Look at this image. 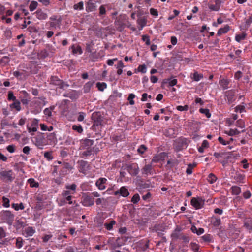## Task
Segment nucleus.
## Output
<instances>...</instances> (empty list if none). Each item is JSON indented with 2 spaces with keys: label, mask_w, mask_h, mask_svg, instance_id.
Masks as SVG:
<instances>
[{
  "label": "nucleus",
  "mask_w": 252,
  "mask_h": 252,
  "mask_svg": "<svg viewBox=\"0 0 252 252\" xmlns=\"http://www.w3.org/2000/svg\"><path fill=\"white\" fill-rule=\"evenodd\" d=\"M92 118L94 121V124L92 126V129L93 130L97 131V130H99L102 126L103 117L99 112H95L93 113Z\"/></svg>",
  "instance_id": "nucleus-1"
},
{
  "label": "nucleus",
  "mask_w": 252,
  "mask_h": 252,
  "mask_svg": "<svg viewBox=\"0 0 252 252\" xmlns=\"http://www.w3.org/2000/svg\"><path fill=\"white\" fill-rule=\"evenodd\" d=\"M188 145V139L186 138L180 137L174 141L173 147L176 152H179L186 149Z\"/></svg>",
  "instance_id": "nucleus-2"
},
{
  "label": "nucleus",
  "mask_w": 252,
  "mask_h": 252,
  "mask_svg": "<svg viewBox=\"0 0 252 252\" xmlns=\"http://www.w3.org/2000/svg\"><path fill=\"white\" fill-rule=\"evenodd\" d=\"M50 84L57 86L59 88L63 90L69 86L68 84L64 82L63 80L59 79V77L56 76H52L51 77Z\"/></svg>",
  "instance_id": "nucleus-3"
},
{
  "label": "nucleus",
  "mask_w": 252,
  "mask_h": 252,
  "mask_svg": "<svg viewBox=\"0 0 252 252\" xmlns=\"http://www.w3.org/2000/svg\"><path fill=\"white\" fill-rule=\"evenodd\" d=\"M14 178L12 170H4L0 172V178L5 182H11Z\"/></svg>",
  "instance_id": "nucleus-4"
},
{
  "label": "nucleus",
  "mask_w": 252,
  "mask_h": 252,
  "mask_svg": "<svg viewBox=\"0 0 252 252\" xmlns=\"http://www.w3.org/2000/svg\"><path fill=\"white\" fill-rule=\"evenodd\" d=\"M1 217L2 219L8 225H12L14 219V215L11 211L6 210L1 212Z\"/></svg>",
  "instance_id": "nucleus-5"
},
{
  "label": "nucleus",
  "mask_w": 252,
  "mask_h": 252,
  "mask_svg": "<svg viewBox=\"0 0 252 252\" xmlns=\"http://www.w3.org/2000/svg\"><path fill=\"white\" fill-rule=\"evenodd\" d=\"M124 169L126 170L131 176H136L139 171L138 164L136 163L126 164Z\"/></svg>",
  "instance_id": "nucleus-6"
},
{
  "label": "nucleus",
  "mask_w": 252,
  "mask_h": 252,
  "mask_svg": "<svg viewBox=\"0 0 252 252\" xmlns=\"http://www.w3.org/2000/svg\"><path fill=\"white\" fill-rule=\"evenodd\" d=\"M204 199L201 197H193L191 199V205L196 210L199 209L203 207L205 204Z\"/></svg>",
  "instance_id": "nucleus-7"
},
{
  "label": "nucleus",
  "mask_w": 252,
  "mask_h": 252,
  "mask_svg": "<svg viewBox=\"0 0 252 252\" xmlns=\"http://www.w3.org/2000/svg\"><path fill=\"white\" fill-rule=\"evenodd\" d=\"M35 141L37 146L40 148H42L43 146L48 144V141L45 139L44 133H40L36 136L35 137Z\"/></svg>",
  "instance_id": "nucleus-8"
},
{
  "label": "nucleus",
  "mask_w": 252,
  "mask_h": 252,
  "mask_svg": "<svg viewBox=\"0 0 252 252\" xmlns=\"http://www.w3.org/2000/svg\"><path fill=\"white\" fill-rule=\"evenodd\" d=\"M72 169V167L69 163L63 162L61 167L59 166V174L62 176L67 175L68 171Z\"/></svg>",
  "instance_id": "nucleus-9"
},
{
  "label": "nucleus",
  "mask_w": 252,
  "mask_h": 252,
  "mask_svg": "<svg viewBox=\"0 0 252 252\" xmlns=\"http://www.w3.org/2000/svg\"><path fill=\"white\" fill-rule=\"evenodd\" d=\"M225 99L227 100L228 103L231 104L235 101L236 99L235 92L233 90L227 91L224 93Z\"/></svg>",
  "instance_id": "nucleus-10"
},
{
  "label": "nucleus",
  "mask_w": 252,
  "mask_h": 252,
  "mask_svg": "<svg viewBox=\"0 0 252 252\" xmlns=\"http://www.w3.org/2000/svg\"><path fill=\"white\" fill-rule=\"evenodd\" d=\"M81 203L84 206H92L94 204V198L89 195H83L82 197Z\"/></svg>",
  "instance_id": "nucleus-11"
},
{
  "label": "nucleus",
  "mask_w": 252,
  "mask_h": 252,
  "mask_svg": "<svg viewBox=\"0 0 252 252\" xmlns=\"http://www.w3.org/2000/svg\"><path fill=\"white\" fill-rule=\"evenodd\" d=\"M114 194L116 196L120 195L124 197H126L129 195V192L126 187L123 186L120 188L119 190L115 191Z\"/></svg>",
  "instance_id": "nucleus-12"
},
{
  "label": "nucleus",
  "mask_w": 252,
  "mask_h": 252,
  "mask_svg": "<svg viewBox=\"0 0 252 252\" xmlns=\"http://www.w3.org/2000/svg\"><path fill=\"white\" fill-rule=\"evenodd\" d=\"M215 5L209 4L208 8L211 11H218L220 10L221 4L223 2L221 0H213Z\"/></svg>",
  "instance_id": "nucleus-13"
},
{
  "label": "nucleus",
  "mask_w": 252,
  "mask_h": 252,
  "mask_svg": "<svg viewBox=\"0 0 252 252\" xmlns=\"http://www.w3.org/2000/svg\"><path fill=\"white\" fill-rule=\"evenodd\" d=\"M129 239L128 237L122 236L118 237L114 243L116 247H120L121 246L125 244V243L128 241Z\"/></svg>",
  "instance_id": "nucleus-14"
},
{
  "label": "nucleus",
  "mask_w": 252,
  "mask_h": 252,
  "mask_svg": "<svg viewBox=\"0 0 252 252\" xmlns=\"http://www.w3.org/2000/svg\"><path fill=\"white\" fill-rule=\"evenodd\" d=\"M107 182V179L105 178H100L95 183V185L99 190H103L105 189V184Z\"/></svg>",
  "instance_id": "nucleus-15"
},
{
  "label": "nucleus",
  "mask_w": 252,
  "mask_h": 252,
  "mask_svg": "<svg viewBox=\"0 0 252 252\" xmlns=\"http://www.w3.org/2000/svg\"><path fill=\"white\" fill-rule=\"evenodd\" d=\"M38 126V120L36 119H33L32 121L31 127H28V130L29 132H36L37 130Z\"/></svg>",
  "instance_id": "nucleus-16"
},
{
  "label": "nucleus",
  "mask_w": 252,
  "mask_h": 252,
  "mask_svg": "<svg viewBox=\"0 0 252 252\" xmlns=\"http://www.w3.org/2000/svg\"><path fill=\"white\" fill-rule=\"evenodd\" d=\"M35 14L36 17L40 20H45L48 17L47 14L41 9H38L35 12Z\"/></svg>",
  "instance_id": "nucleus-17"
},
{
  "label": "nucleus",
  "mask_w": 252,
  "mask_h": 252,
  "mask_svg": "<svg viewBox=\"0 0 252 252\" xmlns=\"http://www.w3.org/2000/svg\"><path fill=\"white\" fill-rule=\"evenodd\" d=\"M85 151H83L81 155L82 157H88L97 153L94 147L92 148H84Z\"/></svg>",
  "instance_id": "nucleus-18"
},
{
  "label": "nucleus",
  "mask_w": 252,
  "mask_h": 252,
  "mask_svg": "<svg viewBox=\"0 0 252 252\" xmlns=\"http://www.w3.org/2000/svg\"><path fill=\"white\" fill-rule=\"evenodd\" d=\"M79 170L82 173H85L87 170L88 162L84 160H81L78 162Z\"/></svg>",
  "instance_id": "nucleus-19"
},
{
  "label": "nucleus",
  "mask_w": 252,
  "mask_h": 252,
  "mask_svg": "<svg viewBox=\"0 0 252 252\" xmlns=\"http://www.w3.org/2000/svg\"><path fill=\"white\" fill-rule=\"evenodd\" d=\"M82 147L83 149L92 148V146L94 144V141L93 140L85 138L82 140Z\"/></svg>",
  "instance_id": "nucleus-20"
},
{
  "label": "nucleus",
  "mask_w": 252,
  "mask_h": 252,
  "mask_svg": "<svg viewBox=\"0 0 252 252\" xmlns=\"http://www.w3.org/2000/svg\"><path fill=\"white\" fill-rule=\"evenodd\" d=\"M96 7L95 4L92 2L91 0H89L86 3V10L88 12L95 11Z\"/></svg>",
  "instance_id": "nucleus-21"
},
{
  "label": "nucleus",
  "mask_w": 252,
  "mask_h": 252,
  "mask_svg": "<svg viewBox=\"0 0 252 252\" xmlns=\"http://www.w3.org/2000/svg\"><path fill=\"white\" fill-rule=\"evenodd\" d=\"M152 166L151 164H146L142 169V173L143 174L148 175L152 174Z\"/></svg>",
  "instance_id": "nucleus-22"
},
{
  "label": "nucleus",
  "mask_w": 252,
  "mask_h": 252,
  "mask_svg": "<svg viewBox=\"0 0 252 252\" xmlns=\"http://www.w3.org/2000/svg\"><path fill=\"white\" fill-rule=\"evenodd\" d=\"M244 178L245 175L238 172H236L233 177V179L236 181V182L239 183H243Z\"/></svg>",
  "instance_id": "nucleus-23"
},
{
  "label": "nucleus",
  "mask_w": 252,
  "mask_h": 252,
  "mask_svg": "<svg viewBox=\"0 0 252 252\" xmlns=\"http://www.w3.org/2000/svg\"><path fill=\"white\" fill-rule=\"evenodd\" d=\"M10 107L11 109H15L17 111H19L21 109L20 102L17 99L14 101V102L10 105Z\"/></svg>",
  "instance_id": "nucleus-24"
},
{
  "label": "nucleus",
  "mask_w": 252,
  "mask_h": 252,
  "mask_svg": "<svg viewBox=\"0 0 252 252\" xmlns=\"http://www.w3.org/2000/svg\"><path fill=\"white\" fill-rule=\"evenodd\" d=\"M169 84V86H174L176 85L177 83V80L176 79H174L173 80H171V79H164L163 80L162 82V87L166 84Z\"/></svg>",
  "instance_id": "nucleus-25"
},
{
  "label": "nucleus",
  "mask_w": 252,
  "mask_h": 252,
  "mask_svg": "<svg viewBox=\"0 0 252 252\" xmlns=\"http://www.w3.org/2000/svg\"><path fill=\"white\" fill-rule=\"evenodd\" d=\"M229 83V80L224 78L220 79L219 81L220 85L223 90L227 89L228 88Z\"/></svg>",
  "instance_id": "nucleus-26"
},
{
  "label": "nucleus",
  "mask_w": 252,
  "mask_h": 252,
  "mask_svg": "<svg viewBox=\"0 0 252 252\" xmlns=\"http://www.w3.org/2000/svg\"><path fill=\"white\" fill-rule=\"evenodd\" d=\"M24 231L26 234V237L32 236L35 232V229L32 226L26 228Z\"/></svg>",
  "instance_id": "nucleus-27"
},
{
  "label": "nucleus",
  "mask_w": 252,
  "mask_h": 252,
  "mask_svg": "<svg viewBox=\"0 0 252 252\" xmlns=\"http://www.w3.org/2000/svg\"><path fill=\"white\" fill-rule=\"evenodd\" d=\"M229 30L230 27L229 25H226L223 28H221L219 29L217 32V35L220 36L222 34L226 33L229 31Z\"/></svg>",
  "instance_id": "nucleus-28"
},
{
  "label": "nucleus",
  "mask_w": 252,
  "mask_h": 252,
  "mask_svg": "<svg viewBox=\"0 0 252 252\" xmlns=\"http://www.w3.org/2000/svg\"><path fill=\"white\" fill-rule=\"evenodd\" d=\"M190 77L193 80L198 81L203 78V75L202 74H199L197 71H195L191 74Z\"/></svg>",
  "instance_id": "nucleus-29"
},
{
  "label": "nucleus",
  "mask_w": 252,
  "mask_h": 252,
  "mask_svg": "<svg viewBox=\"0 0 252 252\" xmlns=\"http://www.w3.org/2000/svg\"><path fill=\"white\" fill-rule=\"evenodd\" d=\"M61 21L62 18L61 16H59L57 21L49 22V23L51 28H56L57 27H59L60 26Z\"/></svg>",
  "instance_id": "nucleus-30"
},
{
  "label": "nucleus",
  "mask_w": 252,
  "mask_h": 252,
  "mask_svg": "<svg viewBox=\"0 0 252 252\" xmlns=\"http://www.w3.org/2000/svg\"><path fill=\"white\" fill-rule=\"evenodd\" d=\"M47 141H49L50 144L54 143L56 141V136L54 132L50 133L47 135Z\"/></svg>",
  "instance_id": "nucleus-31"
},
{
  "label": "nucleus",
  "mask_w": 252,
  "mask_h": 252,
  "mask_svg": "<svg viewBox=\"0 0 252 252\" xmlns=\"http://www.w3.org/2000/svg\"><path fill=\"white\" fill-rule=\"evenodd\" d=\"M55 106H51L49 108L45 109L43 111L44 115L48 118L51 117L52 111L55 109Z\"/></svg>",
  "instance_id": "nucleus-32"
},
{
  "label": "nucleus",
  "mask_w": 252,
  "mask_h": 252,
  "mask_svg": "<svg viewBox=\"0 0 252 252\" xmlns=\"http://www.w3.org/2000/svg\"><path fill=\"white\" fill-rule=\"evenodd\" d=\"M232 194L233 195H238L241 193L240 187L237 186H233L231 188Z\"/></svg>",
  "instance_id": "nucleus-33"
},
{
  "label": "nucleus",
  "mask_w": 252,
  "mask_h": 252,
  "mask_svg": "<svg viewBox=\"0 0 252 252\" xmlns=\"http://www.w3.org/2000/svg\"><path fill=\"white\" fill-rule=\"evenodd\" d=\"M212 240V236L209 234H206L200 238V242H210Z\"/></svg>",
  "instance_id": "nucleus-34"
},
{
  "label": "nucleus",
  "mask_w": 252,
  "mask_h": 252,
  "mask_svg": "<svg viewBox=\"0 0 252 252\" xmlns=\"http://www.w3.org/2000/svg\"><path fill=\"white\" fill-rule=\"evenodd\" d=\"M208 182L210 184H213L217 180V177L213 173H210L207 178Z\"/></svg>",
  "instance_id": "nucleus-35"
},
{
  "label": "nucleus",
  "mask_w": 252,
  "mask_h": 252,
  "mask_svg": "<svg viewBox=\"0 0 252 252\" xmlns=\"http://www.w3.org/2000/svg\"><path fill=\"white\" fill-rule=\"evenodd\" d=\"M28 183L29 184L30 186L32 188L39 187V183L36 182L33 178H30L28 180Z\"/></svg>",
  "instance_id": "nucleus-36"
},
{
  "label": "nucleus",
  "mask_w": 252,
  "mask_h": 252,
  "mask_svg": "<svg viewBox=\"0 0 252 252\" xmlns=\"http://www.w3.org/2000/svg\"><path fill=\"white\" fill-rule=\"evenodd\" d=\"M93 83L91 82H88L86 83L83 87L84 93H87L90 91V90L93 86Z\"/></svg>",
  "instance_id": "nucleus-37"
},
{
  "label": "nucleus",
  "mask_w": 252,
  "mask_h": 252,
  "mask_svg": "<svg viewBox=\"0 0 252 252\" xmlns=\"http://www.w3.org/2000/svg\"><path fill=\"white\" fill-rule=\"evenodd\" d=\"M71 49H72V53L74 54L77 53L81 54L82 53L81 47L79 45H78L76 48L75 45L73 44L71 46Z\"/></svg>",
  "instance_id": "nucleus-38"
},
{
  "label": "nucleus",
  "mask_w": 252,
  "mask_h": 252,
  "mask_svg": "<svg viewBox=\"0 0 252 252\" xmlns=\"http://www.w3.org/2000/svg\"><path fill=\"white\" fill-rule=\"evenodd\" d=\"M11 207L16 211H18L19 210H23L25 208L23 203L22 202L20 204L12 203L11 204Z\"/></svg>",
  "instance_id": "nucleus-39"
},
{
  "label": "nucleus",
  "mask_w": 252,
  "mask_h": 252,
  "mask_svg": "<svg viewBox=\"0 0 252 252\" xmlns=\"http://www.w3.org/2000/svg\"><path fill=\"white\" fill-rule=\"evenodd\" d=\"M196 166V163L189 164L188 165V167L186 169V173L188 175H190L192 173V169Z\"/></svg>",
  "instance_id": "nucleus-40"
},
{
  "label": "nucleus",
  "mask_w": 252,
  "mask_h": 252,
  "mask_svg": "<svg viewBox=\"0 0 252 252\" xmlns=\"http://www.w3.org/2000/svg\"><path fill=\"white\" fill-rule=\"evenodd\" d=\"M96 87L99 91H103L107 87V84L104 82H97Z\"/></svg>",
  "instance_id": "nucleus-41"
},
{
  "label": "nucleus",
  "mask_w": 252,
  "mask_h": 252,
  "mask_svg": "<svg viewBox=\"0 0 252 252\" xmlns=\"http://www.w3.org/2000/svg\"><path fill=\"white\" fill-rule=\"evenodd\" d=\"M225 133L229 136H234L239 134L240 131H239L237 129H230L229 131H225Z\"/></svg>",
  "instance_id": "nucleus-42"
},
{
  "label": "nucleus",
  "mask_w": 252,
  "mask_h": 252,
  "mask_svg": "<svg viewBox=\"0 0 252 252\" xmlns=\"http://www.w3.org/2000/svg\"><path fill=\"white\" fill-rule=\"evenodd\" d=\"M246 36V33L245 32L242 33L240 34H237L235 36V40L238 42H240L241 40H244Z\"/></svg>",
  "instance_id": "nucleus-43"
},
{
  "label": "nucleus",
  "mask_w": 252,
  "mask_h": 252,
  "mask_svg": "<svg viewBox=\"0 0 252 252\" xmlns=\"http://www.w3.org/2000/svg\"><path fill=\"white\" fill-rule=\"evenodd\" d=\"M73 8L75 10H83L84 8V3L83 1H80L77 4H75L73 6Z\"/></svg>",
  "instance_id": "nucleus-44"
},
{
  "label": "nucleus",
  "mask_w": 252,
  "mask_h": 252,
  "mask_svg": "<svg viewBox=\"0 0 252 252\" xmlns=\"http://www.w3.org/2000/svg\"><path fill=\"white\" fill-rule=\"evenodd\" d=\"M35 199L37 201V203L42 204L43 201L44 200V197L43 195L37 194L35 197Z\"/></svg>",
  "instance_id": "nucleus-45"
},
{
  "label": "nucleus",
  "mask_w": 252,
  "mask_h": 252,
  "mask_svg": "<svg viewBox=\"0 0 252 252\" xmlns=\"http://www.w3.org/2000/svg\"><path fill=\"white\" fill-rule=\"evenodd\" d=\"M23 245V240L21 237H18L16 239V246L17 248H21Z\"/></svg>",
  "instance_id": "nucleus-46"
},
{
  "label": "nucleus",
  "mask_w": 252,
  "mask_h": 252,
  "mask_svg": "<svg viewBox=\"0 0 252 252\" xmlns=\"http://www.w3.org/2000/svg\"><path fill=\"white\" fill-rule=\"evenodd\" d=\"M72 129L78 132L79 133H82L83 131L82 126L80 125H73L72 126Z\"/></svg>",
  "instance_id": "nucleus-47"
},
{
  "label": "nucleus",
  "mask_w": 252,
  "mask_h": 252,
  "mask_svg": "<svg viewBox=\"0 0 252 252\" xmlns=\"http://www.w3.org/2000/svg\"><path fill=\"white\" fill-rule=\"evenodd\" d=\"M106 14V10L105 5H101L99 8V15L100 16H103Z\"/></svg>",
  "instance_id": "nucleus-48"
},
{
  "label": "nucleus",
  "mask_w": 252,
  "mask_h": 252,
  "mask_svg": "<svg viewBox=\"0 0 252 252\" xmlns=\"http://www.w3.org/2000/svg\"><path fill=\"white\" fill-rule=\"evenodd\" d=\"M116 223L115 220H111L109 223H106L104 226L108 230H110L112 229L113 226Z\"/></svg>",
  "instance_id": "nucleus-49"
},
{
  "label": "nucleus",
  "mask_w": 252,
  "mask_h": 252,
  "mask_svg": "<svg viewBox=\"0 0 252 252\" xmlns=\"http://www.w3.org/2000/svg\"><path fill=\"white\" fill-rule=\"evenodd\" d=\"M199 112L201 113L204 114L206 115L207 118H209L211 117V114L209 112V110L208 109L205 108H200L199 110Z\"/></svg>",
  "instance_id": "nucleus-50"
},
{
  "label": "nucleus",
  "mask_w": 252,
  "mask_h": 252,
  "mask_svg": "<svg viewBox=\"0 0 252 252\" xmlns=\"http://www.w3.org/2000/svg\"><path fill=\"white\" fill-rule=\"evenodd\" d=\"M2 202H3V206L4 207L8 208L10 206V201L9 199L7 198H6L5 196L2 197Z\"/></svg>",
  "instance_id": "nucleus-51"
},
{
  "label": "nucleus",
  "mask_w": 252,
  "mask_h": 252,
  "mask_svg": "<svg viewBox=\"0 0 252 252\" xmlns=\"http://www.w3.org/2000/svg\"><path fill=\"white\" fill-rule=\"evenodd\" d=\"M142 40L144 42H145V44L147 45H149L150 44V37L149 35H148L147 34L142 35Z\"/></svg>",
  "instance_id": "nucleus-52"
},
{
  "label": "nucleus",
  "mask_w": 252,
  "mask_h": 252,
  "mask_svg": "<svg viewBox=\"0 0 252 252\" xmlns=\"http://www.w3.org/2000/svg\"><path fill=\"white\" fill-rule=\"evenodd\" d=\"M8 100L9 101L12 100L13 101L16 100V98L14 95L13 92L11 91L8 92Z\"/></svg>",
  "instance_id": "nucleus-53"
},
{
  "label": "nucleus",
  "mask_w": 252,
  "mask_h": 252,
  "mask_svg": "<svg viewBox=\"0 0 252 252\" xmlns=\"http://www.w3.org/2000/svg\"><path fill=\"white\" fill-rule=\"evenodd\" d=\"M147 150V148L144 145H141L137 150V152L140 154H143Z\"/></svg>",
  "instance_id": "nucleus-54"
},
{
  "label": "nucleus",
  "mask_w": 252,
  "mask_h": 252,
  "mask_svg": "<svg viewBox=\"0 0 252 252\" xmlns=\"http://www.w3.org/2000/svg\"><path fill=\"white\" fill-rule=\"evenodd\" d=\"M37 5H38V3L37 2L34 1H32L30 3V6H29L30 10L31 11H32L34 10L36 8Z\"/></svg>",
  "instance_id": "nucleus-55"
},
{
  "label": "nucleus",
  "mask_w": 252,
  "mask_h": 252,
  "mask_svg": "<svg viewBox=\"0 0 252 252\" xmlns=\"http://www.w3.org/2000/svg\"><path fill=\"white\" fill-rule=\"evenodd\" d=\"M77 188V186L75 184H72L71 185H66L65 188L67 189L71 190L73 192H75Z\"/></svg>",
  "instance_id": "nucleus-56"
},
{
  "label": "nucleus",
  "mask_w": 252,
  "mask_h": 252,
  "mask_svg": "<svg viewBox=\"0 0 252 252\" xmlns=\"http://www.w3.org/2000/svg\"><path fill=\"white\" fill-rule=\"evenodd\" d=\"M177 231L179 232L180 231V229H179L178 228H177L175 229V232L171 234V237L173 239L176 240V239H178L179 238L180 239V238H181V237H180L179 234L178 233L176 232Z\"/></svg>",
  "instance_id": "nucleus-57"
},
{
  "label": "nucleus",
  "mask_w": 252,
  "mask_h": 252,
  "mask_svg": "<svg viewBox=\"0 0 252 252\" xmlns=\"http://www.w3.org/2000/svg\"><path fill=\"white\" fill-rule=\"evenodd\" d=\"M212 223L214 226L218 227L221 224V220L219 218H216L212 220Z\"/></svg>",
  "instance_id": "nucleus-58"
},
{
  "label": "nucleus",
  "mask_w": 252,
  "mask_h": 252,
  "mask_svg": "<svg viewBox=\"0 0 252 252\" xmlns=\"http://www.w3.org/2000/svg\"><path fill=\"white\" fill-rule=\"evenodd\" d=\"M140 200V196L138 194H135L131 198V201L134 204L137 203Z\"/></svg>",
  "instance_id": "nucleus-59"
},
{
  "label": "nucleus",
  "mask_w": 252,
  "mask_h": 252,
  "mask_svg": "<svg viewBox=\"0 0 252 252\" xmlns=\"http://www.w3.org/2000/svg\"><path fill=\"white\" fill-rule=\"evenodd\" d=\"M52 237L51 234H45L42 238L43 242L47 243Z\"/></svg>",
  "instance_id": "nucleus-60"
},
{
  "label": "nucleus",
  "mask_w": 252,
  "mask_h": 252,
  "mask_svg": "<svg viewBox=\"0 0 252 252\" xmlns=\"http://www.w3.org/2000/svg\"><path fill=\"white\" fill-rule=\"evenodd\" d=\"M139 72L145 73L146 72V66L145 64L140 65L137 68Z\"/></svg>",
  "instance_id": "nucleus-61"
},
{
  "label": "nucleus",
  "mask_w": 252,
  "mask_h": 252,
  "mask_svg": "<svg viewBox=\"0 0 252 252\" xmlns=\"http://www.w3.org/2000/svg\"><path fill=\"white\" fill-rule=\"evenodd\" d=\"M44 156L48 160H51L53 158V157L52 155V152H46L44 154Z\"/></svg>",
  "instance_id": "nucleus-62"
},
{
  "label": "nucleus",
  "mask_w": 252,
  "mask_h": 252,
  "mask_svg": "<svg viewBox=\"0 0 252 252\" xmlns=\"http://www.w3.org/2000/svg\"><path fill=\"white\" fill-rule=\"evenodd\" d=\"M6 150L11 153H14L16 150V146L14 145H8L6 147Z\"/></svg>",
  "instance_id": "nucleus-63"
},
{
  "label": "nucleus",
  "mask_w": 252,
  "mask_h": 252,
  "mask_svg": "<svg viewBox=\"0 0 252 252\" xmlns=\"http://www.w3.org/2000/svg\"><path fill=\"white\" fill-rule=\"evenodd\" d=\"M236 126L240 128L245 127V123L244 121L242 119L238 120L236 122Z\"/></svg>",
  "instance_id": "nucleus-64"
}]
</instances>
